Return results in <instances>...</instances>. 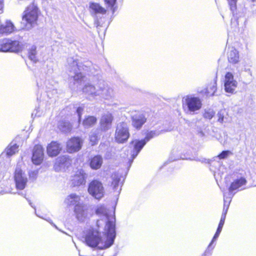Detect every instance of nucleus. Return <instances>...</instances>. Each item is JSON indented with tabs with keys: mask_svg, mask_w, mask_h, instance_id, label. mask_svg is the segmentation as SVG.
<instances>
[{
	"mask_svg": "<svg viewBox=\"0 0 256 256\" xmlns=\"http://www.w3.org/2000/svg\"><path fill=\"white\" fill-rule=\"evenodd\" d=\"M104 234L106 238L102 240L100 232L94 229L90 230L85 236V242L90 247H97L100 250L110 247L114 244L116 236V222L114 218H111L106 222Z\"/></svg>",
	"mask_w": 256,
	"mask_h": 256,
	"instance_id": "obj_1",
	"label": "nucleus"
},
{
	"mask_svg": "<svg viewBox=\"0 0 256 256\" xmlns=\"http://www.w3.org/2000/svg\"><path fill=\"white\" fill-rule=\"evenodd\" d=\"M40 13L38 6L34 2L26 8L22 16V22L26 29H31L38 24Z\"/></svg>",
	"mask_w": 256,
	"mask_h": 256,
	"instance_id": "obj_2",
	"label": "nucleus"
},
{
	"mask_svg": "<svg viewBox=\"0 0 256 256\" xmlns=\"http://www.w3.org/2000/svg\"><path fill=\"white\" fill-rule=\"evenodd\" d=\"M130 137L128 124L125 122L118 123L116 126L114 138L118 144L126 142Z\"/></svg>",
	"mask_w": 256,
	"mask_h": 256,
	"instance_id": "obj_3",
	"label": "nucleus"
},
{
	"mask_svg": "<svg viewBox=\"0 0 256 256\" xmlns=\"http://www.w3.org/2000/svg\"><path fill=\"white\" fill-rule=\"evenodd\" d=\"M88 191L90 194L98 200H100L104 196V188L102 182L98 180H93L90 182Z\"/></svg>",
	"mask_w": 256,
	"mask_h": 256,
	"instance_id": "obj_4",
	"label": "nucleus"
},
{
	"mask_svg": "<svg viewBox=\"0 0 256 256\" xmlns=\"http://www.w3.org/2000/svg\"><path fill=\"white\" fill-rule=\"evenodd\" d=\"M83 139L78 136H73L68 138L66 144V150L69 154H73L80 151L82 146Z\"/></svg>",
	"mask_w": 256,
	"mask_h": 256,
	"instance_id": "obj_5",
	"label": "nucleus"
},
{
	"mask_svg": "<svg viewBox=\"0 0 256 256\" xmlns=\"http://www.w3.org/2000/svg\"><path fill=\"white\" fill-rule=\"evenodd\" d=\"M14 180L17 190H24L27 184L28 178L24 176V172L20 167H17L14 173Z\"/></svg>",
	"mask_w": 256,
	"mask_h": 256,
	"instance_id": "obj_6",
	"label": "nucleus"
},
{
	"mask_svg": "<svg viewBox=\"0 0 256 256\" xmlns=\"http://www.w3.org/2000/svg\"><path fill=\"white\" fill-rule=\"evenodd\" d=\"M44 158V149L42 146L39 144L34 145L32 150V162L36 166L40 165L42 163Z\"/></svg>",
	"mask_w": 256,
	"mask_h": 256,
	"instance_id": "obj_7",
	"label": "nucleus"
},
{
	"mask_svg": "<svg viewBox=\"0 0 256 256\" xmlns=\"http://www.w3.org/2000/svg\"><path fill=\"white\" fill-rule=\"evenodd\" d=\"M0 49L3 52H18L22 50V47L18 40H6L1 44Z\"/></svg>",
	"mask_w": 256,
	"mask_h": 256,
	"instance_id": "obj_8",
	"label": "nucleus"
},
{
	"mask_svg": "<svg viewBox=\"0 0 256 256\" xmlns=\"http://www.w3.org/2000/svg\"><path fill=\"white\" fill-rule=\"evenodd\" d=\"M185 104L188 110L192 112L199 110L202 106V103L200 98L191 96H187L186 98Z\"/></svg>",
	"mask_w": 256,
	"mask_h": 256,
	"instance_id": "obj_9",
	"label": "nucleus"
},
{
	"mask_svg": "<svg viewBox=\"0 0 256 256\" xmlns=\"http://www.w3.org/2000/svg\"><path fill=\"white\" fill-rule=\"evenodd\" d=\"M86 174L83 170H78L72 176L71 179L72 186H79L84 184L86 182Z\"/></svg>",
	"mask_w": 256,
	"mask_h": 256,
	"instance_id": "obj_10",
	"label": "nucleus"
},
{
	"mask_svg": "<svg viewBox=\"0 0 256 256\" xmlns=\"http://www.w3.org/2000/svg\"><path fill=\"white\" fill-rule=\"evenodd\" d=\"M132 125L137 130L142 128L143 125L146 122L147 118L142 112H138L131 116Z\"/></svg>",
	"mask_w": 256,
	"mask_h": 256,
	"instance_id": "obj_11",
	"label": "nucleus"
},
{
	"mask_svg": "<svg viewBox=\"0 0 256 256\" xmlns=\"http://www.w3.org/2000/svg\"><path fill=\"white\" fill-rule=\"evenodd\" d=\"M130 144L132 146V150L131 152V160H130V162H132L146 145V143L145 141L142 140H132L130 142Z\"/></svg>",
	"mask_w": 256,
	"mask_h": 256,
	"instance_id": "obj_12",
	"label": "nucleus"
},
{
	"mask_svg": "<svg viewBox=\"0 0 256 256\" xmlns=\"http://www.w3.org/2000/svg\"><path fill=\"white\" fill-rule=\"evenodd\" d=\"M62 150L60 144L56 141H52L46 146L48 155L50 157L57 156Z\"/></svg>",
	"mask_w": 256,
	"mask_h": 256,
	"instance_id": "obj_13",
	"label": "nucleus"
},
{
	"mask_svg": "<svg viewBox=\"0 0 256 256\" xmlns=\"http://www.w3.org/2000/svg\"><path fill=\"white\" fill-rule=\"evenodd\" d=\"M114 117L112 114L108 113L104 114L100 120V128L103 131L109 130L112 126Z\"/></svg>",
	"mask_w": 256,
	"mask_h": 256,
	"instance_id": "obj_14",
	"label": "nucleus"
},
{
	"mask_svg": "<svg viewBox=\"0 0 256 256\" xmlns=\"http://www.w3.org/2000/svg\"><path fill=\"white\" fill-rule=\"evenodd\" d=\"M89 9L92 14H106L107 10L102 6L100 4L94 2H90L89 4Z\"/></svg>",
	"mask_w": 256,
	"mask_h": 256,
	"instance_id": "obj_15",
	"label": "nucleus"
},
{
	"mask_svg": "<svg viewBox=\"0 0 256 256\" xmlns=\"http://www.w3.org/2000/svg\"><path fill=\"white\" fill-rule=\"evenodd\" d=\"M216 90V82H213L208 84L204 89L200 92V93L206 96L210 97L214 95Z\"/></svg>",
	"mask_w": 256,
	"mask_h": 256,
	"instance_id": "obj_16",
	"label": "nucleus"
},
{
	"mask_svg": "<svg viewBox=\"0 0 256 256\" xmlns=\"http://www.w3.org/2000/svg\"><path fill=\"white\" fill-rule=\"evenodd\" d=\"M246 183L247 180L244 177L236 179L230 184L228 188V190L230 192H232L234 190H238L241 186L246 185Z\"/></svg>",
	"mask_w": 256,
	"mask_h": 256,
	"instance_id": "obj_17",
	"label": "nucleus"
},
{
	"mask_svg": "<svg viewBox=\"0 0 256 256\" xmlns=\"http://www.w3.org/2000/svg\"><path fill=\"white\" fill-rule=\"evenodd\" d=\"M15 30L14 24L10 20H6L4 24H0V34H8Z\"/></svg>",
	"mask_w": 256,
	"mask_h": 256,
	"instance_id": "obj_18",
	"label": "nucleus"
},
{
	"mask_svg": "<svg viewBox=\"0 0 256 256\" xmlns=\"http://www.w3.org/2000/svg\"><path fill=\"white\" fill-rule=\"evenodd\" d=\"M102 164V157L100 155L92 156L90 160V166L93 170L99 169Z\"/></svg>",
	"mask_w": 256,
	"mask_h": 256,
	"instance_id": "obj_19",
	"label": "nucleus"
},
{
	"mask_svg": "<svg viewBox=\"0 0 256 256\" xmlns=\"http://www.w3.org/2000/svg\"><path fill=\"white\" fill-rule=\"evenodd\" d=\"M97 118L93 116H86L82 120V125L85 128H89L94 126L97 122Z\"/></svg>",
	"mask_w": 256,
	"mask_h": 256,
	"instance_id": "obj_20",
	"label": "nucleus"
},
{
	"mask_svg": "<svg viewBox=\"0 0 256 256\" xmlns=\"http://www.w3.org/2000/svg\"><path fill=\"white\" fill-rule=\"evenodd\" d=\"M86 208L84 205L80 202H78L74 206V212L76 217L79 218L84 215Z\"/></svg>",
	"mask_w": 256,
	"mask_h": 256,
	"instance_id": "obj_21",
	"label": "nucleus"
},
{
	"mask_svg": "<svg viewBox=\"0 0 256 256\" xmlns=\"http://www.w3.org/2000/svg\"><path fill=\"white\" fill-rule=\"evenodd\" d=\"M80 196L76 194H71L67 196L65 202L68 206H74L78 202H80Z\"/></svg>",
	"mask_w": 256,
	"mask_h": 256,
	"instance_id": "obj_22",
	"label": "nucleus"
},
{
	"mask_svg": "<svg viewBox=\"0 0 256 256\" xmlns=\"http://www.w3.org/2000/svg\"><path fill=\"white\" fill-rule=\"evenodd\" d=\"M228 59V62L232 64H235L239 62L238 52L236 50H232L229 53Z\"/></svg>",
	"mask_w": 256,
	"mask_h": 256,
	"instance_id": "obj_23",
	"label": "nucleus"
},
{
	"mask_svg": "<svg viewBox=\"0 0 256 256\" xmlns=\"http://www.w3.org/2000/svg\"><path fill=\"white\" fill-rule=\"evenodd\" d=\"M71 159L68 156H62L56 160V164L59 166H68L70 164Z\"/></svg>",
	"mask_w": 256,
	"mask_h": 256,
	"instance_id": "obj_24",
	"label": "nucleus"
},
{
	"mask_svg": "<svg viewBox=\"0 0 256 256\" xmlns=\"http://www.w3.org/2000/svg\"><path fill=\"white\" fill-rule=\"evenodd\" d=\"M116 1L117 0H104L107 11L110 10L112 14L114 12L116 9Z\"/></svg>",
	"mask_w": 256,
	"mask_h": 256,
	"instance_id": "obj_25",
	"label": "nucleus"
},
{
	"mask_svg": "<svg viewBox=\"0 0 256 256\" xmlns=\"http://www.w3.org/2000/svg\"><path fill=\"white\" fill-rule=\"evenodd\" d=\"M225 90L228 92L232 93L236 86V82L231 81L229 82H224Z\"/></svg>",
	"mask_w": 256,
	"mask_h": 256,
	"instance_id": "obj_26",
	"label": "nucleus"
},
{
	"mask_svg": "<svg viewBox=\"0 0 256 256\" xmlns=\"http://www.w3.org/2000/svg\"><path fill=\"white\" fill-rule=\"evenodd\" d=\"M36 47L35 46H32L28 50V56L31 60H32L34 62H36L38 60L36 59Z\"/></svg>",
	"mask_w": 256,
	"mask_h": 256,
	"instance_id": "obj_27",
	"label": "nucleus"
},
{
	"mask_svg": "<svg viewBox=\"0 0 256 256\" xmlns=\"http://www.w3.org/2000/svg\"><path fill=\"white\" fill-rule=\"evenodd\" d=\"M18 146L14 144L8 147L6 149V154L8 156H11L18 152Z\"/></svg>",
	"mask_w": 256,
	"mask_h": 256,
	"instance_id": "obj_28",
	"label": "nucleus"
},
{
	"mask_svg": "<svg viewBox=\"0 0 256 256\" xmlns=\"http://www.w3.org/2000/svg\"><path fill=\"white\" fill-rule=\"evenodd\" d=\"M228 209V205H226L225 204H224V206H223L222 213L221 218H220V223L222 224H224L226 215L227 214Z\"/></svg>",
	"mask_w": 256,
	"mask_h": 256,
	"instance_id": "obj_29",
	"label": "nucleus"
},
{
	"mask_svg": "<svg viewBox=\"0 0 256 256\" xmlns=\"http://www.w3.org/2000/svg\"><path fill=\"white\" fill-rule=\"evenodd\" d=\"M214 112L212 110L209 109L204 110L203 116L206 119L210 120L214 116Z\"/></svg>",
	"mask_w": 256,
	"mask_h": 256,
	"instance_id": "obj_30",
	"label": "nucleus"
},
{
	"mask_svg": "<svg viewBox=\"0 0 256 256\" xmlns=\"http://www.w3.org/2000/svg\"><path fill=\"white\" fill-rule=\"evenodd\" d=\"M232 152L230 150H223L218 155L217 158L219 160H223L227 158L230 155H232Z\"/></svg>",
	"mask_w": 256,
	"mask_h": 256,
	"instance_id": "obj_31",
	"label": "nucleus"
},
{
	"mask_svg": "<svg viewBox=\"0 0 256 256\" xmlns=\"http://www.w3.org/2000/svg\"><path fill=\"white\" fill-rule=\"evenodd\" d=\"M98 136L96 134H93L90 136V142L92 146L96 144L98 142Z\"/></svg>",
	"mask_w": 256,
	"mask_h": 256,
	"instance_id": "obj_32",
	"label": "nucleus"
},
{
	"mask_svg": "<svg viewBox=\"0 0 256 256\" xmlns=\"http://www.w3.org/2000/svg\"><path fill=\"white\" fill-rule=\"evenodd\" d=\"M94 90V86L90 84H86L83 88L84 92L86 93H90V94H93Z\"/></svg>",
	"mask_w": 256,
	"mask_h": 256,
	"instance_id": "obj_33",
	"label": "nucleus"
},
{
	"mask_svg": "<svg viewBox=\"0 0 256 256\" xmlns=\"http://www.w3.org/2000/svg\"><path fill=\"white\" fill-rule=\"evenodd\" d=\"M230 6V10L234 12L237 8L236 2L237 0H227Z\"/></svg>",
	"mask_w": 256,
	"mask_h": 256,
	"instance_id": "obj_34",
	"label": "nucleus"
},
{
	"mask_svg": "<svg viewBox=\"0 0 256 256\" xmlns=\"http://www.w3.org/2000/svg\"><path fill=\"white\" fill-rule=\"evenodd\" d=\"M106 212V208L103 205L98 206L96 210V213L97 214H102Z\"/></svg>",
	"mask_w": 256,
	"mask_h": 256,
	"instance_id": "obj_35",
	"label": "nucleus"
},
{
	"mask_svg": "<svg viewBox=\"0 0 256 256\" xmlns=\"http://www.w3.org/2000/svg\"><path fill=\"white\" fill-rule=\"evenodd\" d=\"M155 134H156L155 132H148L146 134V137L144 139H142V140L145 141V143L146 144V142L148 141H149V140L150 139H151L152 138L154 137V136H155Z\"/></svg>",
	"mask_w": 256,
	"mask_h": 256,
	"instance_id": "obj_36",
	"label": "nucleus"
},
{
	"mask_svg": "<svg viewBox=\"0 0 256 256\" xmlns=\"http://www.w3.org/2000/svg\"><path fill=\"white\" fill-rule=\"evenodd\" d=\"M231 81H234V76L230 72H228L225 76V82H229Z\"/></svg>",
	"mask_w": 256,
	"mask_h": 256,
	"instance_id": "obj_37",
	"label": "nucleus"
},
{
	"mask_svg": "<svg viewBox=\"0 0 256 256\" xmlns=\"http://www.w3.org/2000/svg\"><path fill=\"white\" fill-rule=\"evenodd\" d=\"M84 78V76L81 72L76 73L73 76L74 80L76 81L82 80Z\"/></svg>",
	"mask_w": 256,
	"mask_h": 256,
	"instance_id": "obj_38",
	"label": "nucleus"
},
{
	"mask_svg": "<svg viewBox=\"0 0 256 256\" xmlns=\"http://www.w3.org/2000/svg\"><path fill=\"white\" fill-rule=\"evenodd\" d=\"M120 178L116 176V178H114L112 179V184L114 186V187H117L120 183Z\"/></svg>",
	"mask_w": 256,
	"mask_h": 256,
	"instance_id": "obj_39",
	"label": "nucleus"
},
{
	"mask_svg": "<svg viewBox=\"0 0 256 256\" xmlns=\"http://www.w3.org/2000/svg\"><path fill=\"white\" fill-rule=\"evenodd\" d=\"M62 126L64 128L67 126V129L68 130H71L72 129V124L70 122L62 121Z\"/></svg>",
	"mask_w": 256,
	"mask_h": 256,
	"instance_id": "obj_40",
	"label": "nucleus"
},
{
	"mask_svg": "<svg viewBox=\"0 0 256 256\" xmlns=\"http://www.w3.org/2000/svg\"><path fill=\"white\" fill-rule=\"evenodd\" d=\"M83 111V108L81 107H78L76 109V112L78 116V120L79 121L80 120L81 118H82V112Z\"/></svg>",
	"mask_w": 256,
	"mask_h": 256,
	"instance_id": "obj_41",
	"label": "nucleus"
},
{
	"mask_svg": "<svg viewBox=\"0 0 256 256\" xmlns=\"http://www.w3.org/2000/svg\"><path fill=\"white\" fill-rule=\"evenodd\" d=\"M38 174V172L36 171H31L28 173L30 178L35 179L36 178Z\"/></svg>",
	"mask_w": 256,
	"mask_h": 256,
	"instance_id": "obj_42",
	"label": "nucleus"
},
{
	"mask_svg": "<svg viewBox=\"0 0 256 256\" xmlns=\"http://www.w3.org/2000/svg\"><path fill=\"white\" fill-rule=\"evenodd\" d=\"M218 120L220 122H222L224 120V115L221 112L218 114Z\"/></svg>",
	"mask_w": 256,
	"mask_h": 256,
	"instance_id": "obj_43",
	"label": "nucleus"
},
{
	"mask_svg": "<svg viewBox=\"0 0 256 256\" xmlns=\"http://www.w3.org/2000/svg\"><path fill=\"white\" fill-rule=\"evenodd\" d=\"M219 235H220V234H218H218L217 232H216V233L212 240L211 244L212 242H213L214 240H216V239L218 237Z\"/></svg>",
	"mask_w": 256,
	"mask_h": 256,
	"instance_id": "obj_44",
	"label": "nucleus"
},
{
	"mask_svg": "<svg viewBox=\"0 0 256 256\" xmlns=\"http://www.w3.org/2000/svg\"><path fill=\"white\" fill-rule=\"evenodd\" d=\"M94 24L97 27L99 26H101V25L100 24L99 21L98 19L95 20Z\"/></svg>",
	"mask_w": 256,
	"mask_h": 256,
	"instance_id": "obj_45",
	"label": "nucleus"
},
{
	"mask_svg": "<svg viewBox=\"0 0 256 256\" xmlns=\"http://www.w3.org/2000/svg\"><path fill=\"white\" fill-rule=\"evenodd\" d=\"M222 230V228H218L217 230H216V232H217L218 234H218H220V233L221 232Z\"/></svg>",
	"mask_w": 256,
	"mask_h": 256,
	"instance_id": "obj_46",
	"label": "nucleus"
},
{
	"mask_svg": "<svg viewBox=\"0 0 256 256\" xmlns=\"http://www.w3.org/2000/svg\"><path fill=\"white\" fill-rule=\"evenodd\" d=\"M224 225V224L219 222L218 228L222 229Z\"/></svg>",
	"mask_w": 256,
	"mask_h": 256,
	"instance_id": "obj_47",
	"label": "nucleus"
},
{
	"mask_svg": "<svg viewBox=\"0 0 256 256\" xmlns=\"http://www.w3.org/2000/svg\"><path fill=\"white\" fill-rule=\"evenodd\" d=\"M224 225V224L219 222L218 228L222 229Z\"/></svg>",
	"mask_w": 256,
	"mask_h": 256,
	"instance_id": "obj_48",
	"label": "nucleus"
}]
</instances>
